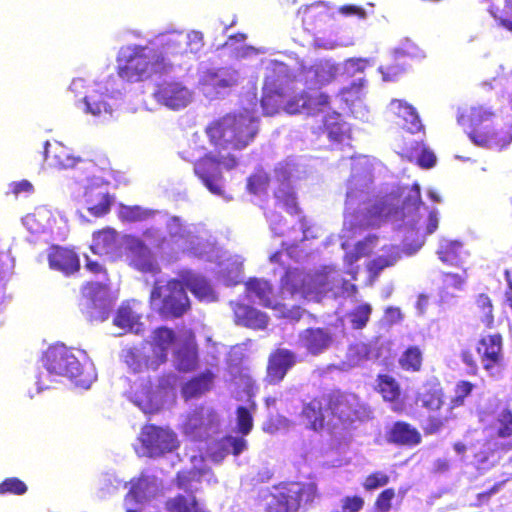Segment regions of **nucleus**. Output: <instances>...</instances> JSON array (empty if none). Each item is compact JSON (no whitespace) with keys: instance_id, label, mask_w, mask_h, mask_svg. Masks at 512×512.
I'll return each mask as SVG.
<instances>
[{"instance_id":"obj_1","label":"nucleus","mask_w":512,"mask_h":512,"mask_svg":"<svg viewBox=\"0 0 512 512\" xmlns=\"http://www.w3.org/2000/svg\"><path fill=\"white\" fill-rule=\"evenodd\" d=\"M259 119L249 110L231 111L207 124L205 134L218 151H241L250 146L259 133Z\"/></svg>"},{"instance_id":"obj_2","label":"nucleus","mask_w":512,"mask_h":512,"mask_svg":"<svg viewBox=\"0 0 512 512\" xmlns=\"http://www.w3.org/2000/svg\"><path fill=\"white\" fill-rule=\"evenodd\" d=\"M495 120V113L484 106L464 109L457 116L458 124L475 145L502 150L511 144L512 130L509 127L498 128Z\"/></svg>"},{"instance_id":"obj_3","label":"nucleus","mask_w":512,"mask_h":512,"mask_svg":"<svg viewBox=\"0 0 512 512\" xmlns=\"http://www.w3.org/2000/svg\"><path fill=\"white\" fill-rule=\"evenodd\" d=\"M149 303L162 319L180 318L191 308L186 290L176 278L165 282L156 280L149 295Z\"/></svg>"},{"instance_id":"obj_4","label":"nucleus","mask_w":512,"mask_h":512,"mask_svg":"<svg viewBox=\"0 0 512 512\" xmlns=\"http://www.w3.org/2000/svg\"><path fill=\"white\" fill-rule=\"evenodd\" d=\"M163 58L147 47L127 49L118 57L117 73L128 82L142 81L163 68Z\"/></svg>"},{"instance_id":"obj_5","label":"nucleus","mask_w":512,"mask_h":512,"mask_svg":"<svg viewBox=\"0 0 512 512\" xmlns=\"http://www.w3.org/2000/svg\"><path fill=\"white\" fill-rule=\"evenodd\" d=\"M294 92L293 78L287 66L276 63L268 69L262 87L261 106L265 115L273 116L283 110L287 97Z\"/></svg>"},{"instance_id":"obj_6","label":"nucleus","mask_w":512,"mask_h":512,"mask_svg":"<svg viewBox=\"0 0 512 512\" xmlns=\"http://www.w3.org/2000/svg\"><path fill=\"white\" fill-rule=\"evenodd\" d=\"M237 164V158L231 153L214 155L209 152L195 161L194 173L210 193L223 196L225 190L222 168L232 170Z\"/></svg>"},{"instance_id":"obj_7","label":"nucleus","mask_w":512,"mask_h":512,"mask_svg":"<svg viewBox=\"0 0 512 512\" xmlns=\"http://www.w3.org/2000/svg\"><path fill=\"white\" fill-rule=\"evenodd\" d=\"M43 363L50 374L67 377L76 385L88 387L81 363L73 351L64 345L50 347L43 356Z\"/></svg>"},{"instance_id":"obj_8","label":"nucleus","mask_w":512,"mask_h":512,"mask_svg":"<svg viewBox=\"0 0 512 512\" xmlns=\"http://www.w3.org/2000/svg\"><path fill=\"white\" fill-rule=\"evenodd\" d=\"M323 400L326 411L342 426L351 425L361 419L363 405L355 393L333 389L323 395Z\"/></svg>"},{"instance_id":"obj_9","label":"nucleus","mask_w":512,"mask_h":512,"mask_svg":"<svg viewBox=\"0 0 512 512\" xmlns=\"http://www.w3.org/2000/svg\"><path fill=\"white\" fill-rule=\"evenodd\" d=\"M278 499L289 512L313 506L320 498L318 486L314 482H290L276 488Z\"/></svg>"},{"instance_id":"obj_10","label":"nucleus","mask_w":512,"mask_h":512,"mask_svg":"<svg viewBox=\"0 0 512 512\" xmlns=\"http://www.w3.org/2000/svg\"><path fill=\"white\" fill-rule=\"evenodd\" d=\"M139 441L145 455L152 458L163 456L179 446L176 434L172 430L154 424H146L142 427Z\"/></svg>"},{"instance_id":"obj_11","label":"nucleus","mask_w":512,"mask_h":512,"mask_svg":"<svg viewBox=\"0 0 512 512\" xmlns=\"http://www.w3.org/2000/svg\"><path fill=\"white\" fill-rule=\"evenodd\" d=\"M476 351L487 374L498 378L506 366L502 335L494 333L481 337L477 342Z\"/></svg>"},{"instance_id":"obj_12","label":"nucleus","mask_w":512,"mask_h":512,"mask_svg":"<svg viewBox=\"0 0 512 512\" xmlns=\"http://www.w3.org/2000/svg\"><path fill=\"white\" fill-rule=\"evenodd\" d=\"M125 258L130 267L143 274L157 275L161 272V267L155 255L145 242L138 237L126 236Z\"/></svg>"},{"instance_id":"obj_13","label":"nucleus","mask_w":512,"mask_h":512,"mask_svg":"<svg viewBox=\"0 0 512 512\" xmlns=\"http://www.w3.org/2000/svg\"><path fill=\"white\" fill-rule=\"evenodd\" d=\"M298 343L312 357L320 356L334 344V334L327 327H308L298 335Z\"/></svg>"},{"instance_id":"obj_14","label":"nucleus","mask_w":512,"mask_h":512,"mask_svg":"<svg viewBox=\"0 0 512 512\" xmlns=\"http://www.w3.org/2000/svg\"><path fill=\"white\" fill-rule=\"evenodd\" d=\"M325 403L322 396H314L309 401L303 402L298 415L299 422L306 430L321 433L330 429V424L325 417ZM332 425L331 428H334Z\"/></svg>"},{"instance_id":"obj_15","label":"nucleus","mask_w":512,"mask_h":512,"mask_svg":"<svg viewBox=\"0 0 512 512\" xmlns=\"http://www.w3.org/2000/svg\"><path fill=\"white\" fill-rule=\"evenodd\" d=\"M296 363L297 356L292 350L287 348L273 350L268 356L265 381L270 385L279 384Z\"/></svg>"},{"instance_id":"obj_16","label":"nucleus","mask_w":512,"mask_h":512,"mask_svg":"<svg viewBox=\"0 0 512 512\" xmlns=\"http://www.w3.org/2000/svg\"><path fill=\"white\" fill-rule=\"evenodd\" d=\"M156 100L171 109H180L190 102V92L180 82L163 81L157 85Z\"/></svg>"},{"instance_id":"obj_17","label":"nucleus","mask_w":512,"mask_h":512,"mask_svg":"<svg viewBox=\"0 0 512 512\" xmlns=\"http://www.w3.org/2000/svg\"><path fill=\"white\" fill-rule=\"evenodd\" d=\"M47 260L49 267L70 276L80 270V259L77 253L67 247L52 245L48 249Z\"/></svg>"},{"instance_id":"obj_18","label":"nucleus","mask_w":512,"mask_h":512,"mask_svg":"<svg viewBox=\"0 0 512 512\" xmlns=\"http://www.w3.org/2000/svg\"><path fill=\"white\" fill-rule=\"evenodd\" d=\"M149 345L144 341L138 346L127 347L122 350V359L131 372L141 373L147 370H156L160 366L149 351Z\"/></svg>"},{"instance_id":"obj_19","label":"nucleus","mask_w":512,"mask_h":512,"mask_svg":"<svg viewBox=\"0 0 512 512\" xmlns=\"http://www.w3.org/2000/svg\"><path fill=\"white\" fill-rule=\"evenodd\" d=\"M390 111L399 119L398 124L411 134L423 133L424 125L416 108L403 99H392Z\"/></svg>"},{"instance_id":"obj_20","label":"nucleus","mask_w":512,"mask_h":512,"mask_svg":"<svg viewBox=\"0 0 512 512\" xmlns=\"http://www.w3.org/2000/svg\"><path fill=\"white\" fill-rule=\"evenodd\" d=\"M234 322L247 328L255 330H264L269 323V317L266 313L241 302L230 303Z\"/></svg>"},{"instance_id":"obj_21","label":"nucleus","mask_w":512,"mask_h":512,"mask_svg":"<svg viewBox=\"0 0 512 512\" xmlns=\"http://www.w3.org/2000/svg\"><path fill=\"white\" fill-rule=\"evenodd\" d=\"M176 340V334L173 329L166 326L157 327L153 330L150 341H144L149 345V351L156 360L154 363L163 364L167 361L169 348Z\"/></svg>"},{"instance_id":"obj_22","label":"nucleus","mask_w":512,"mask_h":512,"mask_svg":"<svg viewBox=\"0 0 512 512\" xmlns=\"http://www.w3.org/2000/svg\"><path fill=\"white\" fill-rule=\"evenodd\" d=\"M386 439L397 446L414 447L422 442L421 433L405 421H396L387 431Z\"/></svg>"},{"instance_id":"obj_23","label":"nucleus","mask_w":512,"mask_h":512,"mask_svg":"<svg viewBox=\"0 0 512 512\" xmlns=\"http://www.w3.org/2000/svg\"><path fill=\"white\" fill-rule=\"evenodd\" d=\"M329 8L328 3L324 1H315L300 7L298 15L301 17L304 29L314 32L320 28L327 19Z\"/></svg>"},{"instance_id":"obj_24","label":"nucleus","mask_w":512,"mask_h":512,"mask_svg":"<svg viewBox=\"0 0 512 512\" xmlns=\"http://www.w3.org/2000/svg\"><path fill=\"white\" fill-rule=\"evenodd\" d=\"M245 289L247 296L257 298L259 304L263 307L277 308V304L274 301V288L268 280L249 278L245 282Z\"/></svg>"},{"instance_id":"obj_25","label":"nucleus","mask_w":512,"mask_h":512,"mask_svg":"<svg viewBox=\"0 0 512 512\" xmlns=\"http://www.w3.org/2000/svg\"><path fill=\"white\" fill-rule=\"evenodd\" d=\"M184 288L199 300H213L214 292L207 279L192 271H183L180 273V279Z\"/></svg>"},{"instance_id":"obj_26","label":"nucleus","mask_w":512,"mask_h":512,"mask_svg":"<svg viewBox=\"0 0 512 512\" xmlns=\"http://www.w3.org/2000/svg\"><path fill=\"white\" fill-rule=\"evenodd\" d=\"M107 287L100 282H87L81 288V294L85 300V307L91 318L95 317L92 311L95 308H106Z\"/></svg>"},{"instance_id":"obj_27","label":"nucleus","mask_w":512,"mask_h":512,"mask_svg":"<svg viewBox=\"0 0 512 512\" xmlns=\"http://www.w3.org/2000/svg\"><path fill=\"white\" fill-rule=\"evenodd\" d=\"M308 81L318 87L331 83L337 76L338 66L329 60H319L307 69Z\"/></svg>"},{"instance_id":"obj_28","label":"nucleus","mask_w":512,"mask_h":512,"mask_svg":"<svg viewBox=\"0 0 512 512\" xmlns=\"http://www.w3.org/2000/svg\"><path fill=\"white\" fill-rule=\"evenodd\" d=\"M468 252L462 249V244L458 241H450V266L461 268L460 272H450V285L456 289H462L467 280V272L464 267L465 257Z\"/></svg>"},{"instance_id":"obj_29","label":"nucleus","mask_w":512,"mask_h":512,"mask_svg":"<svg viewBox=\"0 0 512 512\" xmlns=\"http://www.w3.org/2000/svg\"><path fill=\"white\" fill-rule=\"evenodd\" d=\"M213 379L214 375L209 370L192 377L183 384L181 388L182 397L186 401L200 397L211 389Z\"/></svg>"},{"instance_id":"obj_30","label":"nucleus","mask_w":512,"mask_h":512,"mask_svg":"<svg viewBox=\"0 0 512 512\" xmlns=\"http://www.w3.org/2000/svg\"><path fill=\"white\" fill-rule=\"evenodd\" d=\"M119 234L111 227H105L92 234L90 249L94 254L104 255L112 253L117 247Z\"/></svg>"},{"instance_id":"obj_31","label":"nucleus","mask_w":512,"mask_h":512,"mask_svg":"<svg viewBox=\"0 0 512 512\" xmlns=\"http://www.w3.org/2000/svg\"><path fill=\"white\" fill-rule=\"evenodd\" d=\"M198 347L194 341L182 344L175 353V367L178 371L189 373L198 368Z\"/></svg>"},{"instance_id":"obj_32","label":"nucleus","mask_w":512,"mask_h":512,"mask_svg":"<svg viewBox=\"0 0 512 512\" xmlns=\"http://www.w3.org/2000/svg\"><path fill=\"white\" fill-rule=\"evenodd\" d=\"M306 287V276L298 268H286L284 274L280 278V292L282 295L294 296L303 294Z\"/></svg>"},{"instance_id":"obj_33","label":"nucleus","mask_w":512,"mask_h":512,"mask_svg":"<svg viewBox=\"0 0 512 512\" xmlns=\"http://www.w3.org/2000/svg\"><path fill=\"white\" fill-rule=\"evenodd\" d=\"M88 212L97 218L107 215L113 204V198L108 192L90 190L86 193Z\"/></svg>"},{"instance_id":"obj_34","label":"nucleus","mask_w":512,"mask_h":512,"mask_svg":"<svg viewBox=\"0 0 512 512\" xmlns=\"http://www.w3.org/2000/svg\"><path fill=\"white\" fill-rule=\"evenodd\" d=\"M323 128L328 139L333 143H342L350 139V130L339 113L326 116Z\"/></svg>"},{"instance_id":"obj_35","label":"nucleus","mask_w":512,"mask_h":512,"mask_svg":"<svg viewBox=\"0 0 512 512\" xmlns=\"http://www.w3.org/2000/svg\"><path fill=\"white\" fill-rule=\"evenodd\" d=\"M166 512H208L199 503L195 494H177L165 501Z\"/></svg>"},{"instance_id":"obj_36","label":"nucleus","mask_w":512,"mask_h":512,"mask_svg":"<svg viewBox=\"0 0 512 512\" xmlns=\"http://www.w3.org/2000/svg\"><path fill=\"white\" fill-rule=\"evenodd\" d=\"M210 84L218 90L231 89L240 83L239 72L231 67H222L208 74Z\"/></svg>"},{"instance_id":"obj_37","label":"nucleus","mask_w":512,"mask_h":512,"mask_svg":"<svg viewBox=\"0 0 512 512\" xmlns=\"http://www.w3.org/2000/svg\"><path fill=\"white\" fill-rule=\"evenodd\" d=\"M274 197L276 206L285 210L288 214L292 216L301 214L296 193L290 185L285 184L278 187L274 192Z\"/></svg>"},{"instance_id":"obj_38","label":"nucleus","mask_w":512,"mask_h":512,"mask_svg":"<svg viewBox=\"0 0 512 512\" xmlns=\"http://www.w3.org/2000/svg\"><path fill=\"white\" fill-rule=\"evenodd\" d=\"M209 469L196 468L178 471L175 476V485L178 489L184 490L189 494H194V484L201 483L203 476Z\"/></svg>"},{"instance_id":"obj_39","label":"nucleus","mask_w":512,"mask_h":512,"mask_svg":"<svg viewBox=\"0 0 512 512\" xmlns=\"http://www.w3.org/2000/svg\"><path fill=\"white\" fill-rule=\"evenodd\" d=\"M376 390L386 402H396L401 396V386L389 374H379L376 379Z\"/></svg>"},{"instance_id":"obj_40","label":"nucleus","mask_w":512,"mask_h":512,"mask_svg":"<svg viewBox=\"0 0 512 512\" xmlns=\"http://www.w3.org/2000/svg\"><path fill=\"white\" fill-rule=\"evenodd\" d=\"M410 207H414L417 211L423 209L426 212L427 224L425 228L426 234H432L438 227V219L436 214L433 211H429L428 208L421 201L420 189L417 185H415V190L413 195H410L404 201L403 208L409 210Z\"/></svg>"},{"instance_id":"obj_41","label":"nucleus","mask_w":512,"mask_h":512,"mask_svg":"<svg viewBox=\"0 0 512 512\" xmlns=\"http://www.w3.org/2000/svg\"><path fill=\"white\" fill-rule=\"evenodd\" d=\"M206 428L205 415L202 407L190 412L182 424V432L193 438H200Z\"/></svg>"},{"instance_id":"obj_42","label":"nucleus","mask_w":512,"mask_h":512,"mask_svg":"<svg viewBox=\"0 0 512 512\" xmlns=\"http://www.w3.org/2000/svg\"><path fill=\"white\" fill-rule=\"evenodd\" d=\"M331 99L325 92H306L305 112L308 115H317L330 109Z\"/></svg>"},{"instance_id":"obj_43","label":"nucleus","mask_w":512,"mask_h":512,"mask_svg":"<svg viewBox=\"0 0 512 512\" xmlns=\"http://www.w3.org/2000/svg\"><path fill=\"white\" fill-rule=\"evenodd\" d=\"M399 365L405 371L418 372L421 370L423 354L418 346H409L399 358Z\"/></svg>"},{"instance_id":"obj_44","label":"nucleus","mask_w":512,"mask_h":512,"mask_svg":"<svg viewBox=\"0 0 512 512\" xmlns=\"http://www.w3.org/2000/svg\"><path fill=\"white\" fill-rule=\"evenodd\" d=\"M475 305L482 324L485 328L492 329L494 327V308L491 298L485 293H480L476 297Z\"/></svg>"},{"instance_id":"obj_45","label":"nucleus","mask_w":512,"mask_h":512,"mask_svg":"<svg viewBox=\"0 0 512 512\" xmlns=\"http://www.w3.org/2000/svg\"><path fill=\"white\" fill-rule=\"evenodd\" d=\"M404 153L410 160H415V162L424 169L432 168L436 163L434 153L419 142H416V146L413 150L405 149Z\"/></svg>"},{"instance_id":"obj_46","label":"nucleus","mask_w":512,"mask_h":512,"mask_svg":"<svg viewBox=\"0 0 512 512\" xmlns=\"http://www.w3.org/2000/svg\"><path fill=\"white\" fill-rule=\"evenodd\" d=\"M495 434L500 439L512 438V409L504 407L494 420Z\"/></svg>"},{"instance_id":"obj_47","label":"nucleus","mask_w":512,"mask_h":512,"mask_svg":"<svg viewBox=\"0 0 512 512\" xmlns=\"http://www.w3.org/2000/svg\"><path fill=\"white\" fill-rule=\"evenodd\" d=\"M255 409V402H251L250 408L245 406H238L236 409L237 431L242 436H247L253 429V411Z\"/></svg>"},{"instance_id":"obj_48","label":"nucleus","mask_w":512,"mask_h":512,"mask_svg":"<svg viewBox=\"0 0 512 512\" xmlns=\"http://www.w3.org/2000/svg\"><path fill=\"white\" fill-rule=\"evenodd\" d=\"M372 313V306L369 303H362L348 313L351 327L361 330L368 324Z\"/></svg>"},{"instance_id":"obj_49","label":"nucleus","mask_w":512,"mask_h":512,"mask_svg":"<svg viewBox=\"0 0 512 512\" xmlns=\"http://www.w3.org/2000/svg\"><path fill=\"white\" fill-rule=\"evenodd\" d=\"M137 323L138 316L128 305H121L113 318V324L125 331L131 330Z\"/></svg>"},{"instance_id":"obj_50","label":"nucleus","mask_w":512,"mask_h":512,"mask_svg":"<svg viewBox=\"0 0 512 512\" xmlns=\"http://www.w3.org/2000/svg\"><path fill=\"white\" fill-rule=\"evenodd\" d=\"M49 146L50 143L46 141L44 143V157L46 160L51 158L52 164L55 167L58 169H68L76 165V159L71 157L69 153L62 148H59L58 152H54V154L50 156Z\"/></svg>"},{"instance_id":"obj_51","label":"nucleus","mask_w":512,"mask_h":512,"mask_svg":"<svg viewBox=\"0 0 512 512\" xmlns=\"http://www.w3.org/2000/svg\"><path fill=\"white\" fill-rule=\"evenodd\" d=\"M270 184V176L262 168L256 169L247 179V190L254 195L265 192Z\"/></svg>"},{"instance_id":"obj_52","label":"nucleus","mask_w":512,"mask_h":512,"mask_svg":"<svg viewBox=\"0 0 512 512\" xmlns=\"http://www.w3.org/2000/svg\"><path fill=\"white\" fill-rule=\"evenodd\" d=\"M84 102L86 109L94 116H100L102 114H111L112 109L105 101V96L97 92H93L90 95L85 96Z\"/></svg>"},{"instance_id":"obj_53","label":"nucleus","mask_w":512,"mask_h":512,"mask_svg":"<svg viewBox=\"0 0 512 512\" xmlns=\"http://www.w3.org/2000/svg\"><path fill=\"white\" fill-rule=\"evenodd\" d=\"M475 385L470 381H458L453 389L454 395L450 398V409L464 405L465 400L471 395Z\"/></svg>"},{"instance_id":"obj_54","label":"nucleus","mask_w":512,"mask_h":512,"mask_svg":"<svg viewBox=\"0 0 512 512\" xmlns=\"http://www.w3.org/2000/svg\"><path fill=\"white\" fill-rule=\"evenodd\" d=\"M415 404L417 407L425 408L429 413H432L441 408L442 400L437 392L427 390L417 395Z\"/></svg>"},{"instance_id":"obj_55","label":"nucleus","mask_w":512,"mask_h":512,"mask_svg":"<svg viewBox=\"0 0 512 512\" xmlns=\"http://www.w3.org/2000/svg\"><path fill=\"white\" fill-rule=\"evenodd\" d=\"M395 498L396 490L393 487L383 489L374 500V512H390Z\"/></svg>"},{"instance_id":"obj_56","label":"nucleus","mask_w":512,"mask_h":512,"mask_svg":"<svg viewBox=\"0 0 512 512\" xmlns=\"http://www.w3.org/2000/svg\"><path fill=\"white\" fill-rule=\"evenodd\" d=\"M28 491V487L24 481L17 477H8L0 482V495H24Z\"/></svg>"},{"instance_id":"obj_57","label":"nucleus","mask_w":512,"mask_h":512,"mask_svg":"<svg viewBox=\"0 0 512 512\" xmlns=\"http://www.w3.org/2000/svg\"><path fill=\"white\" fill-rule=\"evenodd\" d=\"M389 482L390 477L385 472L374 471L364 478L362 487L366 492H372L385 487Z\"/></svg>"},{"instance_id":"obj_58","label":"nucleus","mask_w":512,"mask_h":512,"mask_svg":"<svg viewBox=\"0 0 512 512\" xmlns=\"http://www.w3.org/2000/svg\"><path fill=\"white\" fill-rule=\"evenodd\" d=\"M372 347L370 343L358 341L348 347V358L354 363H360L370 358Z\"/></svg>"},{"instance_id":"obj_59","label":"nucleus","mask_w":512,"mask_h":512,"mask_svg":"<svg viewBox=\"0 0 512 512\" xmlns=\"http://www.w3.org/2000/svg\"><path fill=\"white\" fill-rule=\"evenodd\" d=\"M148 216L149 213L139 206H122L118 213L119 219L128 223L142 221Z\"/></svg>"},{"instance_id":"obj_60","label":"nucleus","mask_w":512,"mask_h":512,"mask_svg":"<svg viewBox=\"0 0 512 512\" xmlns=\"http://www.w3.org/2000/svg\"><path fill=\"white\" fill-rule=\"evenodd\" d=\"M306 106V92H301L287 97L283 111L288 114L294 115L305 112Z\"/></svg>"},{"instance_id":"obj_61","label":"nucleus","mask_w":512,"mask_h":512,"mask_svg":"<svg viewBox=\"0 0 512 512\" xmlns=\"http://www.w3.org/2000/svg\"><path fill=\"white\" fill-rule=\"evenodd\" d=\"M222 442L223 450H225L227 453L233 454L234 456H238L247 449V441L244 439V436H225Z\"/></svg>"},{"instance_id":"obj_62","label":"nucleus","mask_w":512,"mask_h":512,"mask_svg":"<svg viewBox=\"0 0 512 512\" xmlns=\"http://www.w3.org/2000/svg\"><path fill=\"white\" fill-rule=\"evenodd\" d=\"M397 261L396 256H378L367 264V270L374 276H377L383 269L393 266Z\"/></svg>"},{"instance_id":"obj_63","label":"nucleus","mask_w":512,"mask_h":512,"mask_svg":"<svg viewBox=\"0 0 512 512\" xmlns=\"http://www.w3.org/2000/svg\"><path fill=\"white\" fill-rule=\"evenodd\" d=\"M365 500L360 495H346L340 500V512H360Z\"/></svg>"},{"instance_id":"obj_64","label":"nucleus","mask_w":512,"mask_h":512,"mask_svg":"<svg viewBox=\"0 0 512 512\" xmlns=\"http://www.w3.org/2000/svg\"><path fill=\"white\" fill-rule=\"evenodd\" d=\"M426 418L427 422L422 425V429L426 435L435 434L443 428L444 418L436 415L435 412L429 413Z\"/></svg>"}]
</instances>
